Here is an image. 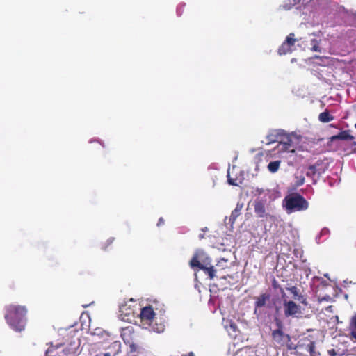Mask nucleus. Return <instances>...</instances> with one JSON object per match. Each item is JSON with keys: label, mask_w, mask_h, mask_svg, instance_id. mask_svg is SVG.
Wrapping results in <instances>:
<instances>
[{"label": "nucleus", "mask_w": 356, "mask_h": 356, "mask_svg": "<svg viewBox=\"0 0 356 356\" xmlns=\"http://www.w3.org/2000/svg\"><path fill=\"white\" fill-rule=\"evenodd\" d=\"M26 314L24 306L10 305L6 308L5 319L12 329L22 332L26 325Z\"/></svg>", "instance_id": "nucleus-1"}, {"label": "nucleus", "mask_w": 356, "mask_h": 356, "mask_svg": "<svg viewBox=\"0 0 356 356\" xmlns=\"http://www.w3.org/2000/svg\"><path fill=\"white\" fill-rule=\"evenodd\" d=\"M283 201L288 213L305 211L309 207V203L306 199L298 193L286 195Z\"/></svg>", "instance_id": "nucleus-2"}, {"label": "nucleus", "mask_w": 356, "mask_h": 356, "mask_svg": "<svg viewBox=\"0 0 356 356\" xmlns=\"http://www.w3.org/2000/svg\"><path fill=\"white\" fill-rule=\"evenodd\" d=\"M156 315V312L154 311V305H149L141 309L140 313V321L144 326L151 325L153 323L155 316Z\"/></svg>", "instance_id": "nucleus-3"}, {"label": "nucleus", "mask_w": 356, "mask_h": 356, "mask_svg": "<svg viewBox=\"0 0 356 356\" xmlns=\"http://www.w3.org/2000/svg\"><path fill=\"white\" fill-rule=\"evenodd\" d=\"M284 314L285 317L296 316L301 313V307L293 300H283Z\"/></svg>", "instance_id": "nucleus-4"}, {"label": "nucleus", "mask_w": 356, "mask_h": 356, "mask_svg": "<svg viewBox=\"0 0 356 356\" xmlns=\"http://www.w3.org/2000/svg\"><path fill=\"white\" fill-rule=\"evenodd\" d=\"M271 336L273 341L280 347L285 346L287 342H291V337L289 334L284 332L283 330H274L272 331Z\"/></svg>", "instance_id": "nucleus-5"}, {"label": "nucleus", "mask_w": 356, "mask_h": 356, "mask_svg": "<svg viewBox=\"0 0 356 356\" xmlns=\"http://www.w3.org/2000/svg\"><path fill=\"white\" fill-rule=\"evenodd\" d=\"M323 161L321 160L317 161L314 164L310 165L308 167V171L306 173L307 177H314L315 175H320L325 171V168L323 166Z\"/></svg>", "instance_id": "nucleus-6"}, {"label": "nucleus", "mask_w": 356, "mask_h": 356, "mask_svg": "<svg viewBox=\"0 0 356 356\" xmlns=\"http://www.w3.org/2000/svg\"><path fill=\"white\" fill-rule=\"evenodd\" d=\"M121 337L126 344L131 343L133 341H134L136 334L133 327L128 326L124 328L121 333Z\"/></svg>", "instance_id": "nucleus-7"}, {"label": "nucleus", "mask_w": 356, "mask_h": 356, "mask_svg": "<svg viewBox=\"0 0 356 356\" xmlns=\"http://www.w3.org/2000/svg\"><path fill=\"white\" fill-rule=\"evenodd\" d=\"M149 330L157 333H162L165 329L164 321L159 318L156 317L151 325H147Z\"/></svg>", "instance_id": "nucleus-8"}, {"label": "nucleus", "mask_w": 356, "mask_h": 356, "mask_svg": "<svg viewBox=\"0 0 356 356\" xmlns=\"http://www.w3.org/2000/svg\"><path fill=\"white\" fill-rule=\"evenodd\" d=\"M286 289L293 295L292 298L299 301L300 303L303 304L304 305H307V298L305 297V296L300 293V290L298 289L296 286H292L291 287L286 288Z\"/></svg>", "instance_id": "nucleus-9"}, {"label": "nucleus", "mask_w": 356, "mask_h": 356, "mask_svg": "<svg viewBox=\"0 0 356 356\" xmlns=\"http://www.w3.org/2000/svg\"><path fill=\"white\" fill-rule=\"evenodd\" d=\"M254 212L259 218L266 216L265 202L263 200L257 199L254 204Z\"/></svg>", "instance_id": "nucleus-10"}, {"label": "nucleus", "mask_w": 356, "mask_h": 356, "mask_svg": "<svg viewBox=\"0 0 356 356\" xmlns=\"http://www.w3.org/2000/svg\"><path fill=\"white\" fill-rule=\"evenodd\" d=\"M270 298V295L268 293H264L260 294L259 296L255 297V302H254V313H256L257 309L258 308L263 307L266 305V302L268 301Z\"/></svg>", "instance_id": "nucleus-11"}, {"label": "nucleus", "mask_w": 356, "mask_h": 356, "mask_svg": "<svg viewBox=\"0 0 356 356\" xmlns=\"http://www.w3.org/2000/svg\"><path fill=\"white\" fill-rule=\"evenodd\" d=\"M350 130L342 131L339 134L331 137L332 140H353L355 137L350 134Z\"/></svg>", "instance_id": "nucleus-12"}, {"label": "nucleus", "mask_w": 356, "mask_h": 356, "mask_svg": "<svg viewBox=\"0 0 356 356\" xmlns=\"http://www.w3.org/2000/svg\"><path fill=\"white\" fill-rule=\"evenodd\" d=\"M280 143L282 145L283 147L282 149L284 151L289 152H294L293 146L292 145V140L289 136H286L283 140L280 141Z\"/></svg>", "instance_id": "nucleus-13"}, {"label": "nucleus", "mask_w": 356, "mask_h": 356, "mask_svg": "<svg viewBox=\"0 0 356 356\" xmlns=\"http://www.w3.org/2000/svg\"><path fill=\"white\" fill-rule=\"evenodd\" d=\"M202 252H196L193 257H192L191 260L190 261V266L191 268L197 267L199 269H200V267L204 265V263H201L200 261V256L202 255Z\"/></svg>", "instance_id": "nucleus-14"}, {"label": "nucleus", "mask_w": 356, "mask_h": 356, "mask_svg": "<svg viewBox=\"0 0 356 356\" xmlns=\"http://www.w3.org/2000/svg\"><path fill=\"white\" fill-rule=\"evenodd\" d=\"M209 264V263L204 262V265L200 267V270H202L207 275H208L210 280H213L215 277L216 270L212 266H207Z\"/></svg>", "instance_id": "nucleus-15"}, {"label": "nucleus", "mask_w": 356, "mask_h": 356, "mask_svg": "<svg viewBox=\"0 0 356 356\" xmlns=\"http://www.w3.org/2000/svg\"><path fill=\"white\" fill-rule=\"evenodd\" d=\"M315 341L305 337L298 343V347L303 348L305 351L308 352L309 348L312 344H314Z\"/></svg>", "instance_id": "nucleus-16"}, {"label": "nucleus", "mask_w": 356, "mask_h": 356, "mask_svg": "<svg viewBox=\"0 0 356 356\" xmlns=\"http://www.w3.org/2000/svg\"><path fill=\"white\" fill-rule=\"evenodd\" d=\"M318 120L323 123L331 122L334 120V116L330 114L328 111L321 113L318 115Z\"/></svg>", "instance_id": "nucleus-17"}, {"label": "nucleus", "mask_w": 356, "mask_h": 356, "mask_svg": "<svg viewBox=\"0 0 356 356\" xmlns=\"http://www.w3.org/2000/svg\"><path fill=\"white\" fill-rule=\"evenodd\" d=\"M292 47L284 42L278 49V53L280 55H285L288 53L291 52Z\"/></svg>", "instance_id": "nucleus-18"}, {"label": "nucleus", "mask_w": 356, "mask_h": 356, "mask_svg": "<svg viewBox=\"0 0 356 356\" xmlns=\"http://www.w3.org/2000/svg\"><path fill=\"white\" fill-rule=\"evenodd\" d=\"M280 163H281V161L279 160L275 161H271L268 165V170L270 172L275 173L279 170Z\"/></svg>", "instance_id": "nucleus-19"}, {"label": "nucleus", "mask_w": 356, "mask_h": 356, "mask_svg": "<svg viewBox=\"0 0 356 356\" xmlns=\"http://www.w3.org/2000/svg\"><path fill=\"white\" fill-rule=\"evenodd\" d=\"M350 328L351 330L350 334L352 338L356 339V314L354 315L351 318Z\"/></svg>", "instance_id": "nucleus-20"}, {"label": "nucleus", "mask_w": 356, "mask_h": 356, "mask_svg": "<svg viewBox=\"0 0 356 356\" xmlns=\"http://www.w3.org/2000/svg\"><path fill=\"white\" fill-rule=\"evenodd\" d=\"M152 305H154V311L156 312V314L158 313L161 316L165 312L163 304H159V302L154 301Z\"/></svg>", "instance_id": "nucleus-21"}, {"label": "nucleus", "mask_w": 356, "mask_h": 356, "mask_svg": "<svg viewBox=\"0 0 356 356\" xmlns=\"http://www.w3.org/2000/svg\"><path fill=\"white\" fill-rule=\"evenodd\" d=\"M120 312H121V316L124 314L125 316H129L134 314V311L131 308H127L126 305L120 306Z\"/></svg>", "instance_id": "nucleus-22"}, {"label": "nucleus", "mask_w": 356, "mask_h": 356, "mask_svg": "<svg viewBox=\"0 0 356 356\" xmlns=\"http://www.w3.org/2000/svg\"><path fill=\"white\" fill-rule=\"evenodd\" d=\"M280 135L278 134H270L266 136L267 144L273 143L275 142H277Z\"/></svg>", "instance_id": "nucleus-23"}, {"label": "nucleus", "mask_w": 356, "mask_h": 356, "mask_svg": "<svg viewBox=\"0 0 356 356\" xmlns=\"http://www.w3.org/2000/svg\"><path fill=\"white\" fill-rule=\"evenodd\" d=\"M301 0H287L286 3L282 5V7L285 10L291 9L293 6L299 3Z\"/></svg>", "instance_id": "nucleus-24"}, {"label": "nucleus", "mask_w": 356, "mask_h": 356, "mask_svg": "<svg viewBox=\"0 0 356 356\" xmlns=\"http://www.w3.org/2000/svg\"><path fill=\"white\" fill-rule=\"evenodd\" d=\"M296 40L295 38V34L291 33L286 37L284 42H286L290 46L293 47L295 44Z\"/></svg>", "instance_id": "nucleus-25"}, {"label": "nucleus", "mask_w": 356, "mask_h": 356, "mask_svg": "<svg viewBox=\"0 0 356 356\" xmlns=\"http://www.w3.org/2000/svg\"><path fill=\"white\" fill-rule=\"evenodd\" d=\"M308 353L310 356H320V353L316 350V343L310 346Z\"/></svg>", "instance_id": "nucleus-26"}, {"label": "nucleus", "mask_w": 356, "mask_h": 356, "mask_svg": "<svg viewBox=\"0 0 356 356\" xmlns=\"http://www.w3.org/2000/svg\"><path fill=\"white\" fill-rule=\"evenodd\" d=\"M273 288H275V289L280 288V293H281V295H282V297L283 298L285 297L286 294H285V292H284V289H283L282 287H280V286L279 285V284H278L275 280H274V281L273 282Z\"/></svg>", "instance_id": "nucleus-27"}, {"label": "nucleus", "mask_w": 356, "mask_h": 356, "mask_svg": "<svg viewBox=\"0 0 356 356\" xmlns=\"http://www.w3.org/2000/svg\"><path fill=\"white\" fill-rule=\"evenodd\" d=\"M305 183V177L303 176L296 177V186H300Z\"/></svg>", "instance_id": "nucleus-28"}, {"label": "nucleus", "mask_w": 356, "mask_h": 356, "mask_svg": "<svg viewBox=\"0 0 356 356\" xmlns=\"http://www.w3.org/2000/svg\"><path fill=\"white\" fill-rule=\"evenodd\" d=\"M241 210V208H236L232 212L230 218L233 219L234 220L237 218V216L239 215V211Z\"/></svg>", "instance_id": "nucleus-29"}, {"label": "nucleus", "mask_w": 356, "mask_h": 356, "mask_svg": "<svg viewBox=\"0 0 356 356\" xmlns=\"http://www.w3.org/2000/svg\"><path fill=\"white\" fill-rule=\"evenodd\" d=\"M275 325L277 327L276 330H283L284 325H283V323L282 322V321L277 318H275Z\"/></svg>", "instance_id": "nucleus-30"}, {"label": "nucleus", "mask_w": 356, "mask_h": 356, "mask_svg": "<svg viewBox=\"0 0 356 356\" xmlns=\"http://www.w3.org/2000/svg\"><path fill=\"white\" fill-rule=\"evenodd\" d=\"M312 50L314 51H320V47L317 44V41L315 40V39H313L312 40Z\"/></svg>", "instance_id": "nucleus-31"}, {"label": "nucleus", "mask_w": 356, "mask_h": 356, "mask_svg": "<svg viewBox=\"0 0 356 356\" xmlns=\"http://www.w3.org/2000/svg\"><path fill=\"white\" fill-rule=\"evenodd\" d=\"M285 346H286V348H287V349L289 350H296L298 347V345H295L291 341V342H287V343H286Z\"/></svg>", "instance_id": "nucleus-32"}, {"label": "nucleus", "mask_w": 356, "mask_h": 356, "mask_svg": "<svg viewBox=\"0 0 356 356\" xmlns=\"http://www.w3.org/2000/svg\"><path fill=\"white\" fill-rule=\"evenodd\" d=\"M114 240H115V238H113V237H111V238H108V240H106V241L104 243V245H103L102 248L104 250H106L108 248V247L113 243Z\"/></svg>", "instance_id": "nucleus-33"}, {"label": "nucleus", "mask_w": 356, "mask_h": 356, "mask_svg": "<svg viewBox=\"0 0 356 356\" xmlns=\"http://www.w3.org/2000/svg\"><path fill=\"white\" fill-rule=\"evenodd\" d=\"M129 346L131 352H136L138 349V345L133 341L131 343H127Z\"/></svg>", "instance_id": "nucleus-34"}, {"label": "nucleus", "mask_w": 356, "mask_h": 356, "mask_svg": "<svg viewBox=\"0 0 356 356\" xmlns=\"http://www.w3.org/2000/svg\"><path fill=\"white\" fill-rule=\"evenodd\" d=\"M227 181H228V183H229L230 185H232V186H237V185H238V184L236 183V179L231 178V177H229V175H228V179H227Z\"/></svg>", "instance_id": "nucleus-35"}, {"label": "nucleus", "mask_w": 356, "mask_h": 356, "mask_svg": "<svg viewBox=\"0 0 356 356\" xmlns=\"http://www.w3.org/2000/svg\"><path fill=\"white\" fill-rule=\"evenodd\" d=\"M264 192V190L263 188H255L254 193L255 195H261Z\"/></svg>", "instance_id": "nucleus-36"}, {"label": "nucleus", "mask_w": 356, "mask_h": 356, "mask_svg": "<svg viewBox=\"0 0 356 356\" xmlns=\"http://www.w3.org/2000/svg\"><path fill=\"white\" fill-rule=\"evenodd\" d=\"M328 354H329L330 356H337V352L335 351V350H334V349L329 350H328Z\"/></svg>", "instance_id": "nucleus-37"}, {"label": "nucleus", "mask_w": 356, "mask_h": 356, "mask_svg": "<svg viewBox=\"0 0 356 356\" xmlns=\"http://www.w3.org/2000/svg\"><path fill=\"white\" fill-rule=\"evenodd\" d=\"M163 224H164V220H163V218H160L159 219V221H158L157 225H158V226H160V225H163Z\"/></svg>", "instance_id": "nucleus-38"}, {"label": "nucleus", "mask_w": 356, "mask_h": 356, "mask_svg": "<svg viewBox=\"0 0 356 356\" xmlns=\"http://www.w3.org/2000/svg\"><path fill=\"white\" fill-rule=\"evenodd\" d=\"M230 327L235 331L236 329V325L232 322H230Z\"/></svg>", "instance_id": "nucleus-39"}, {"label": "nucleus", "mask_w": 356, "mask_h": 356, "mask_svg": "<svg viewBox=\"0 0 356 356\" xmlns=\"http://www.w3.org/2000/svg\"><path fill=\"white\" fill-rule=\"evenodd\" d=\"M51 352H52V350L50 348H48L46 351V355L47 356H52Z\"/></svg>", "instance_id": "nucleus-40"}, {"label": "nucleus", "mask_w": 356, "mask_h": 356, "mask_svg": "<svg viewBox=\"0 0 356 356\" xmlns=\"http://www.w3.org/2000/svg\"><path fill=\"white\" fill-rule=\"evenodd\" d=\"M222 261L226 263L227 261V260L223 259L221 261H218V263L216 264V266H220V264H221Z\"/></svg>", "instance_id": "nucleus-41"}, {"label": "nucleus", "mask_w": 356, "mask_h": 356, "mask_svg": "<svg viewBox=\"0 0 356 356\" xmlns=\"http://www.w3.org/2000/svg\"><path fill=\"white\" fill-rule=\"evenodd\" d=\"M104 356H110V353H106L104 354Z\"/></svg>", "instance_id": "nucleus-42"}, {"label": "nucleus", "mask_w": 356, "mask_h": 356, "mask_svg": "<svg viewBox=\"0 0 356 356\" xmlns=\"http://www.w3.org/2000/svg\"><path fill=\"white\" fill-rule=\"evenodd\" d=\"M355 128L356 129V123L355 124Z\"/></svg>", "instance_id": "nucleus-43"}]
</instances>
